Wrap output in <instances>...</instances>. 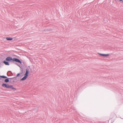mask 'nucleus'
Returning a JSON list of instances; mask_svg holds the SVG:
<instances>
[{"label":"nucleus","instance_id":"obj_1","mask_svg":"<svg viewBox=\"0 0 123 123\" xmlns=\"http://www.w3.org/2000/svg\"><path fill=\"white\" fill-rule=\"evenodd\" d=\"M29 73V70L28 69H26V72L24 76L22 79H21V80H24L27 78V77L28 76Z\"/></svg>","mask_w":123,"mask_h":123},{"label":"nucleus","instance_id":"obj_2","mask_svg":"<svg viewBox=\"0 0 123 123\" xmlns=\"http://www.w3.org/2000/svg\"><path fill=\"white\" fill-rule=\"evenodd\" d=\"M10 86L4 83L2 85L3 87L7 88H10Z\"/></svg>","mask_w":123,"mask_h":123},{"label":"nucleus","instance_id":"obj_3","mask_svg":"<svg viewBox=\"0 0 123 123\" xmlns=\"http://www.w3.org/2000/svg\"><path fill=\"white\" fill-rule=\"evenodd\" d=\"M12 61H15L16 62H18L20 63H21V62L17 58H14L13 59Z\"/></svg>","mask_w":123,"mask_h":123},{"label":"nucleus","instance_id":"obj_4","mask_svg":"<svg viewBox=\"0 0 123 123\" xmlns=\"http://www.w3.org/2000/svg\"><path fill=\"white\" fill-rule=\"evenodd\" d=\"M13 59L11 57H8L6 59V60L7 61H11Z\"/></svg>","mask_w":123,"mask_h":123},{"label":"nucleus","instance_id":"obj_5","mask_svg":"<svg viewBox=\"0 0 123 123\" xmlns=\"http://www.w3.org/2000/svg\"><path fill=\"white\" fill-rule=\"evenodd\" d=\"M99 54L102 56H107L109 55L108 54H101L99 53Z\"/></svg>","mask_w":123,"mask_h":123},{"label":"nucleus","instance_id":"obj_6","mask_svg":"<svg viewBox=\"0 0 123 123\" xmlns=\"http://www.w3.org/2000/svg\"><path fill=\"white\" fill-rule=\"evenodd\" d=\"M10 88H11L12 90H16V88L13 87V86L12 85L10 86Z\"/></svg>","mask_w":123,"mask_h":123},{"label":"nucleus","instance_id":"obj_7","mask_svg":"<svg viewBox=\"0 0 123 123\" xmlns=\"http://www.w3.org/2000/svg\"><path fill=\"white\" fill-rule=\"evenodd\" d=\"M6 39L10 41L12 40V38L9 37H7L6 38Z\"/></svg>","mask_w":123,"mask_h":123},{"label":"nucleus","instance_id":"obj_8","mask_svg":"<svg viewBox=\"0 0 123 123\" xmlns=\"http://www.w3.org/2000/svg\"><path fill=\"white\" fill-rule=\"evenodd\" d=\"M3 62L6 65H9V64L8 62L5 61H4Z\"/></svg>","mask_w":123,"mask_h":123},{"label":"nucleus","instance_id":"obj_9","mask_svg":"<svg viewBox=\"0 0 123 123\" xmlns=\"http://www.w3.org/2000/svg\"><path fill=\"white\" fill-rule=\"evenodd\" d=\"M9 80L8 79H6L5 80V81L6 82H9Z\"/></svg>","mask_w":123,"mask_h":123},{"label":"nucleus","instance_id":"obj_10","mask_svg":"<svg viewBox=\"0 0 123 123\" xmlns=\"http://www.w3.org/2000/svg\"><path fill=\"white\" fill-rule=\"evenodd\" d=\"M109 120H111V123H113V122H114V120H112V119H110Z\"/></svg>","mask_w":123,"mask_h":123},{"label":"nucleus","instance_id":"obj_11","mask_svg":"<svg viewBox=\"0 0 123 123\" xmlns=\"http://www.w3.org/2000/svg\"><path fill=\"white\" fill-rule=\"evenodd\" d=\"M0 77L3 78H7V77H6L4 76H0Z\"/></svg>","mask_w":123,"mask_h":123},{"label":"nucleus","instance_id":"obj_12","mask_svg":"<svg viewBox=\"0 0 123 123\" xmlns=\"http://www.w3.org/2000/svg\"><path fill=\"white\" fill-rule=\"evenodd\" d=\"M20 74H19V73H18V74H17V77L18 76L20 75Z\"/></svg>","mask_w":123,"mask_h":123},{"label":"nucleus","instance_id":"obj_13","mask_svg":"<svg viewBox=\"0 0 123 123\" xmlns=\"http://www.w3.org/2000/svg\"><path fill=\"white\" fill-rule=\"evenodd\" d=\"M119 1H122L123 2V0H119Z\"/></svg>","mask_w":123,"mask_h":123}]
</instances>
